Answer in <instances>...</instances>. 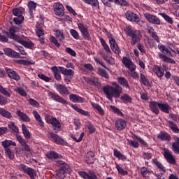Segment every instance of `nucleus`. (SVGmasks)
Segmentation results:
<instances>
[{
    "label": "nucleus",
    "instance_id": "obj_1",
    "mask_svg": "<svg viewBox=\"0 0 179 179\" xmlns=\"http://www.w3.org/2000/svg\"><path fill=\"white\" fill-rule=\"evenodd\" d=\"M113 87L110 85H106L103 87V93H105L106 97L110 101H113V97L117 99V97H120V96H121V93H122V87H121L120 85L115 83H113Z\"/></svg>",
    "mask_w": 179,
    "mask_h": 179
},
{
    "label": "nucleus",
    "instance_id": "obj_2",
    "mask_svg": "<svg viewBox=\"0 0 179 179\" xmlns=\"http://www.w3.org/2000/svg\"><path fill=\"white\" fill-rule=\"evenodd\" d=\"M127 35L129 37H131V45H135L137 43L141 41V38H142V34H141V31L134 30L130 27H127L126 29Z\"/></svg>",
    "mask_w": 179,
    "mask_h": 179
},
{
    "label": "nucleus",
    "instance_id": "obj_3",
    "mask_svg": "<svg viewBox=\"0 0 179 179\" xmlns=\"http://www.w3.org/2000/svg\"><path fill=\"white\" fill-rule=\"evenodd\" d=\"M55 36H51L50 37V41L52 43V44H54L57 48H59L61 47V43H59V41H64L65 40V35L64 34V32L59 29H57L55 31Z\"/></svg>",
    "mask_w": 179,
    "mask_h": 179
},
{
    "label": "nucleus",
    "instance_id": "obj_4",
    "mask_svg": "<svg viewBox=\"0 0 179 179\" xmlns=\"http://www.w3.org/2000/svg\"><path fill=\"white\" fill-rule=\"evenodd\" d=\"M45 120L48 124H51L53 128V131H55L56 134H58V132L61 131L62 126L61 122L59 120L50 115H46L45 117Z\"/></svg>",
    "mask_w": 179,
    "mask_h": 179
},
{
    "label": "nucleus",
    "instance_id": "obj_5",
    "mask_svg": "<svg viewBox=\"0 0 179 179\" xmlns=\"http://www.w3.org/2000/svg\"><path fill=\"white\" fill-rule=\"evenodd\" d=\"M13 13L16 16V17L13 19L14 23H15V24H21L22 22L24 20V17L22 15L23 13L22 12V10L19 8H14L13 10Z\"/></svg>",
    "mask_w": 179,
    "mask_h": 179
},
{
    "label": "nucleus",
    "instance_id": "obj_6",
    "mask_svg": "<svg viewBox=\"0 0 179 179\" xmlns=\"http://www.w3.org/2000/svg\"><path fill=\"white\" fill-rule=\"evenodd\" d=\"M53 9L55 15H56V16L62 17V16L65 15V7H64V5H62V3L59 2L55 3V4L53 5Z\"/></svg>",
    "mask_w": 179,
    "mask_h": 179
},
{
    "label": "nucleus",
    "instance_id": "obj_7",
    "mask_svg": "<svg viewBox=\"0 0 179 179\" xmlns=\"http://www.w3.org/2000/svg\"><path fill=\"white\" fill-rule=\"evenodd\" d=\"M48 138L53 139V142H55V143H57V145H65L66 143L65 141L63 140L61 136H58V134H56L54 132L48 133Z\"/></svg>",
    "mask_w": 179,
    "mask_h": 179
},
{
    "label": "nucleus",
    "instance_id": "obj_8",
    "mask_svg": "<svg viewBox=\"0 0 179 179\" xmlns=\"http://www.w3.org/2000/svg\"><path fill=\"white\" fill-rule=\"evenodd\" d=\"M144 17H145L149 23H152V24L160 25L162 23V21H160V19H159L157 16L153 15L150 13L144 14Z\"/></svg>",
    "mask_w": 179,
    "mask_h": 179
},
{
    "label": "nucleus",
    "instance_id": "obj_9",
    "mask_svg": "<svg viewBox=\"0 0 179 179\" xmlns=\"http://www.w3.org/2000/svg\"><path fill=\"white\" fill-rule=\"evenodd\" d=\"M48 96L52 100H54L57 103H61L62 104H68V101L65 100L63 97L54 92H48Z\"/></svg>",
    "mask_w": 179,
    "mask_h": 179
},
{
    "label": "nucleus",
    "instance_id": "obj_10",
    "mask_svg": "<svg viewBox=\"0 0 179 179\" xmlns=\"http://www.w3.org/2000/svg\"><path fill=\"white\" fill-rule=\"evenodd\" d=\"M17 141L20 143L21 146H22L23 150H25V152H28L29 153H31V152H33L30 145L26 143V141L23 139L21 136H17Z\"/></svg>",
    "mask_w": 179,
    "mask_h": 179
},
{
    "label": "nucleus",
    "instance_id": "obj_11",
    "mask_svg": "<svg viewBox=\"0 0 179 179\" xmlns=\"http://www.w3.org/2000/svg\"><path fill=\"white\" fill-rule=\"evenodd\" d=\"M5 33L8 38H10L11 40H15V41H17V43H18L20 38H22V37L16 35V29L13 27L10 28L9 31H6Z\"/></svg>",
    "mask_w": 179,
    "mask_h": 179
},
{
    "label": "nucleus",
    "instance_id": "obj_12",
    "mask_svg": "<svg viewBox=\"0 0 179 179\" xmlns=\"http://www.w3.org/2000/svg\"><path fill=\"white\" fill-rule=\"evenodd\" d=\"M164 157H165L168 163H170L171 164H176V158H174V156H173V152L166 149H164Z\"/></svg>",
    "mask_w": 179,
    "mask_h": 179
},
{
    "label": "nucleus",
    "instance_id": "obj_13",
    "mask_svg": "<svg viewBox=\"0 0 179 179\" xmlns=\"http://www.w3.org/2000/svg\"><path fill=\"white\" fill-rule=\"evenodd\" d=\"M55 87H56L57 92H59L62 96H68L69 94V90L64 85L55 84Z\"/></svg>",
    "mask_w": 179,
    "mask_h": 179
},
{
    "label": "nucleus",
    "instance_id": "obj_14",
    "mask_svg": "<svg viewBox=\"0 0 179 179\" xmlns=\"http://www.w3.org/2000/svg\"><path fill=\"white\" fill-rule=\"evenodd\" d=\"M20 44H22L25 48H32L34 47V43L31 41H28L27 38L25 36H22L21 38L18 41Z\"/></svg>",
    "mask_w": 179,
    "mask_h": 179
},
{
    "label": "nucleus",
    "instance_id": "obj_15",
    "mask_svg": "<svg viewBox=\"0 0 179 179\" xmlns=\"http://www.w3.org/2000/svg\"><path fill=\"white\" fill-rule=\"evenodd\" d=\"M125 15L127 20H129L130 22H136V23H138V22H141V18H139V16L132 13V11H127L125 13Z\"/></svg>",
    "mask_w": 179,
    "mask_h": 179
},
{
    "label": "nucleus",
    "instance_id": "obj_16",
    "mask_svg": "<svg viewBox=\"0 0 179 179\" xmlns=\"http://www.w3.org/2000/svg\"><path fill=\"white\" fill-rule=\"evenodd\" d=\"M122 63L129 71L131 72L136 69V66L131 61V59H128V57H123Z\"/></svg>",
    "mask_w": 179,
    "mask_h": 179
},
{
    "label": "nucleus",
    "instance_id": "obj_17",
    "mask_svg": "<svg viewBox=\"0 0 179 179\" xmlns=\"http://www.w3.org/2000/svg\"><path fill=\"white\" fill-rule=\"evenodd\" d=\"M3 51L4 54L8 57H10L11 58H20V54H19V52H17L9 48H5Z\"/></svg>",
    "mask_w": 179,
    "mask_h": 179
},
{
    "label": "nucleus",
    "instance_id": "obj_18",
    "mask_svg": "<svg viewBox=\"0 0 179 179\" xmlns=\"http://www.w3.org/2000/svg\"><path fill=\"white\" fill-rule=\"evenodd\" d=\"M56 166L57 167H60V169H64L69 174H71V173H72V169H71V166H69V165H68V164H66L64 161H56Z\"/></svg>",
    "mask_w": 179,
    "mask_h": 179
},
{
    "label": "nucleus",
    "instance_id": "obj_19",
    "mask_svg": "<svg viewBox=\"0 0 179 179\" xmlns=\"http://www.w3.org/2000/svg\"><path fill=\"white\" fill-rule=\"evenodd\" d=\"M109 42L112 51H113L115 54H120V48L118 47V45H117V42H115V39H114V37H113V36H110V38H109Z\"/></svg>",
    "mask_w": 179,
    "mask_h": 179
},
{
    "label": "nucleus",
    "instance_id": "obj_20",
    "mask_svg": "<svg viewBox=\"0 0 179 179\" xmlns=\"http://www.w3.org/2000/svg\"><path fill=\"white\" fill-rule=\"evenodd\" d=\"M78 29L81 31L83 37L85 38H86L87 40H89V29H87V26H86L82 23H79L78 24Z\"/></svg>",
    "mask_w": 179,
    "mask_h": 179
},
{
    "label": "nucleus",
    "instance_id": "obj_21",
    "mask_svg": "<svg viewBox=\"0 0 179 179\" xmlns=\"http://www.w3.org/2000/svg\"><path fill=\"white\" fill-rule=\"evenodd\" d=\"M59 69L60 73L62 75H65V76H70L71 78H73V75H75V71H73L72 69H68L62 66H59Z\"/></svg>",
    "mask_w": 179,
    "mask_h": 179
},
{
    "label": "nucleus",
    "instance_id": "obj_22",
    "mask_svg": "<svg viewBox=\"0 0 179 179\" xmlns=\"http://www.w3.org/2000/svg\"><path fill=\"white\" fill-rule=\"evenodd\" d=\"M50 69L54 74L55 79H56V80H57L58 82H61L62 78L61 77V73H59V67L54 66H52Z\"/></svg>",
    "mask_w": 179,
    "mask_h": 179
},
{
    "label": "nucleus",
    "instance_id": "obj_23",
    "mask_svg": "<svg viewBox=\"0 0 179 179\" xmlns=\"http://www.w3.org/2000/svg\"><path fill=\"white\" fill-rule=\"evenodd\" d=\"M32 114L41 128H44V122L43 121L40 114H38V112H37V110H33Z\"/></svg>",
    "mask_w": 179,
    "mask_h": 179
},
{
    "label": "nucleus",
    "instance_id": "obj_24",
    "mask_svg": "<svg viewBox=\"0 0 179 179\" xmlns=\"http://www.w3.org/2000/svg\"><path fill=\"white\" fill-rule=\"evenodd\" d=\"M6 73L10 79H14V80H20V76L16 73V71L8 69L6 70Z\"/></svg>",
    "mask_w": 179,
    "mask_h": 179
},
{
    "label": "nucleus",
    "instance_id": "obj_25",
    "mask_svg": "<svg viewBox=\"0 0 179 179\" xmlns=\"http://www.w3.org/2000/svg\"><path fill=\"white\" fill-rule=\"evenodd\" d=\"M8 129H10L11 134H13L14 135H16V137L19 136L17 134H19V128L17 127L16 124H15V122H10L8 124Z\"/></svg>",
    "mask_w": 179,
    "mask_h": 179
},
{
    "label": "nucleus",
    "instance_id": "obj_26",
    "mask_svg": "<svg viewBox=\"0 0 179 179\" xmlns=\"http://www.w3.org/2000/svg\"><path fill=\"white\" fill-rule=\"evenodd\" d=\"M115 127L117 131H122L127 127V122L122 119H120L115 122Z\"/></svg>",
    "mask_w": 179,
    "mask_h": 179
},
{
    "label": "nucleus",
    "instance_id": "obj_27",
    "mask_svg": "<svg viewBox=\"0 0 179 179\" xmlns=\"http://www.w3.org/2000/svg\"><path fill=\"white\" fill-rule=\"evenodd\" d=\"M69 99L73 103H83L85 101V99L75 94H72L69 95Z\"/></svg>",
    "mask_w": 179,
    "mask_h": 179
},
{
    "label": "nucleus",
    "instance_id": "obj_28",
    "mask_svg": "<svg viewBox=\"0 0 179 179\" xmlns=\"http://www.w3.org/2000/svg\"><path fill=\"white\" fill-rule=\"evenodd\" d=\"M46 157L48 159H62V155L61 154H58L55 152V151H50L46 154Z\"/></svg>",
    "mask_w": 179,
    "mask_h": 179
},
{
    "label": "nucleus",
    "instance_id": "obj_29",
    "mask_svg": "<svg viewBox=\"0 0 179 179\" xmlns=\"http://www.w3.org/2000/svg\"><path fill=\"white\" fill-rule=\"evenodd\" d=\"M150 108L152 113H155L157 115L159 114V103L156 101H152L150 103Z\"/></svg>",
    "mask_w": 179,
    "mask_h": 179
},
{
    "label": "nucleus",
    "instance_id": "obj_30",
    "mask_svg": "<svg viewBox=\"0 0 179 179\" xmlns=\"http://www.w3.org/2000/svg\"><path fill=\"white\" fill-rule=\"evenodd\" d=\"M65 173H68L65 169H59L56 171L57 179H64L65 178Z\"/></svg>",
    "mask_w": 179,
    "mask_h": 179
},
{
    "label": "nucleus",
    "instance_id": "obj_31",
    "mask_svg": "<svg viewBox=\"0 0 179 179\" xmlns=\"http://www.w3.org/2000/svg\"><path fill=\"white\" fill-rule=\"evenodd\" d=\"M22 131L25 139H30L31 138V134L24 124H22Z\"/></svg>",
    "mask_w": 179,
    "mask_h": 179
},
{
    "label": "nucleus",
    "instance_id": "obj_32",
    "mask_svg": "<svg viewBox=\"0 0 179 179\" xmlns=\"http://www.w3.org/2000/svg\"><path fill=\"white\" fill-rule=\"evenodd\" d=\"M2 146L6 149H9V146H16V143L15 141H12V140H5L2 142Z\"/></svg>",
    "mask_w": 179,
    "mask_h": 179
},
{
    "label": "nucleus",
    "instance_id": "obj_33",
    "mask_svg": "<svg viewBox=\"0 0 179 179\" xmlns=\"http://www.w3.org/2000/svg\"><path fill=\"white\" fill-rule=\"evenodd\" d=\"M158 107L161 111L166 113V114L170 113V106L169 104L158 103Z\"/></svg>",
    "mask_w": 179,
    "mask_h": 179
},
{
    "label": "nucleus",
    "instance_id": "obj_34",
    "mask_svg": "<svg viewBox=\"0 0 179 179\" xmlns=\"http://www.w3.org/2000/svg\"><path fill=\"white\" fill-rule=\"evenodd\" d=\"M17 115L22 120V121H24L25 122H30V118L27 117V115L25 113L21 112L20 110L17 111Z\"/></svg>",
    "mask_w": 179,
    "mask_h": 179
},
{
    "label": "nucleus",
    "instance_id": "obj_35",
    "mask_svg": "<svg viewBox=\"0 0 179 179\" xmlns=\"http://www.w3.org/2000/svg\"><path fill=\"white\" fill-rule=\"evenodd\" d=\"M117 82L121 85V86H123L126 89H128L129 87V84L128 83V80L125 79L124 77H118L117 78Z\"/></svg>",
    "mask_w": 179,
    "mask_h": 179
},
{
    "label": "nucleus",
    "instance_id": "obj_36",
    "mask_svg": "<svg viewBox=\"0 0 179 179\" xmlns=\"http://www.w3.org/2000/svg\"><path fill=\"white\" fill-rule=\"evenodd\" d=\"M0 93L5 96L6 97H10L12 96V92L8 90V89L3 87L1 85H0Z\"/></svg>",
    "mask_w": 179,
    "mask_h": 179
},
{
    "label": "nucleus",
    "instance_id": "obj_37",
    "mask_svg": "<svg viewBox=\"0 0 179 179\" xmlns=\"http://www.w3.org/2000/svg\"><path fill=\"white\" fill-rule=\"evenodd\" d=\"M159 57L160 59H162V61H164V62H169V64H176V62L174 61V59H173L171 58H169L165 55L159 53Z\"/></svg>",
    "mask_w": 179,
    "mask_h": 179
},
{
    "label": "nucleus",
    "instance_id": "obj_38",
    "mask_svg": "<svg viewBox=\"0 0 179 179\" xmlns=\"http://www.w3.org/2000/svg\"><path fill=\"white\" fill-rule=\"evenodd\" d=\"M168 123L169 128H171L173 132H175V134H179L178 126H177L174 122L169 120L168 121Z\"/></svg>",
    "mask_w": 179,
    "mask_h": 179
},
{
    "label": "nucleus",
    "instance_id": "obj_39",
    "mask_svg": "<svg viewBox=\"0 0 179 179\" xmlns=\"http://www.w3.org/2000/svg\"><path fill=\"white\" fill-rule=\"evenodd\" d=\"M177 142L172 144V150L176 155H179V137L176 138Z\"/></svg>",
    "mask_w": 179,
    "mask_h": 179
},
{
    "label": "nucleus",
    "instance_id": "obj_40",
    "mask_svg": "<svg viewBox=\"0 0 179 179\" xmlns=\"http://www.w3.org/2000/svg\"><path fill=\"white\" fill-rule=\"evenodd\" d=\"M148 33L152 36V38L155 40L157 43H160V40L159 39V36H157V33L155 31V29L150 27L148 29Z\"/></svg>",
    "mask_w": 179,
    "mask_h": 179
},
{
    "label": "nucleus",
    "instance_id": "obj_41",
    "mask_svg": "<svg viewBox=\"0 0 179 179\" xmlns=\"http://www.w3.org/2000/svg\"><path fill=\"white\" fill-rule=\"evenodd\" d=\"M140 82L141 83H143L144 86H150V83L149 82V80H148V78H146V76H145V75L142 73H141L140 75Z\"/></svg>",
    "mask_w": 179,
    "mask_h": 179
},
{
    "label": "nucleus",
    "instance_id": "obj_42",
    "mask_svg": "<svg viewBox=\"0 0 179 179\" xmlns=\"http://www.w3.org/2000/svg\"><path fill=\"white\" fill-rule=\"evenodd\" d=\"M92 106L93 108H95V110L98 111L100 115H104V110L101 108V106H100V105L96 103H92Z\"/></svg>",
    "mask_w": 179,
    "mask_h": 179
},
{
    "label": "nucleus",
    "instance_id": "obj_43",
    "mask_svg": "<svg viewBox=\"0 0 179 179\" xmlns=\"http://www.w3.org/2000/svg\"><path fill=\"white\" fill-rule=\"evenodd\" d=\"M158 139H161V141H170L171 137L167 133H161L157 136Z\"/></svg>",
    "mask_w": 179,
    "mask_h": 179
},
{
    "label": "nucleus",
    "instance_id": "obj_44",
    "mask_svg": "<svg viewBox=\"0 0 179 179\" xmlns=\"http://www.w3.org/2000/svg\"><path fill=\"white\" fill-rule=\"evenodd\" d=\"M155 72L158 78H162L164 75V70L160 66H156Z\"/></svg>",
    "mask_w": 179,
    "mask_h": 179
},
{
    "label": "nucleus",
    "instance_id": "obj_45",
    "mask_svg": "<svg viewBox=\"0 0 179 179\" xmlns=\"http://www.w3.org/2000/svg\"><path fill=\"white\" fill-rule=\"evenodd\" d=\"M160 16H162L167 23H169V24H173L174 23V21H173V18L169 16L167 14L162 13H159Z\"/></svg>",
    "mask_w": 179,
    "mask_h": 179
},
{
    "label": "nucleus",
    "instance_id": "obj_46",
    "mask_svg": "<svg viewBox=\"0 0 179 179\" xmlns=\"http://www.w3.org/2000/svg\"><path fill=\"white\" fill-rule=\"evenodd\" d=\"M90 83L91 85L95 86V87H100V86H101V84L99 82V79L94 76L91 77Z\"/></svg>",
    "mask_w": 179,
    "mask_h": 179
},
{
    "label": "nucleus",
    "instance_id": "obj_47",
    "mask_svg": "<svg viewBox=\"0 0 179 179\" xmlns=\"http://www.w3.org/2000/svg\"><path fill=\"white\" fill-rule=\"evenodd\" d=\"M71 107L73 110L77 111V113H79L80 114H82L83 115H85V116L89 115V112H86L83 109H81L80 108H79L76 106L72 105Z\"/></svg>",
    "mask_w": 179,
    "mask_h": 179
},
{
    "label": "nucleus",
    "instance_id": "obj_48",
    "mask_svg": "<svg viewBox=\"0 0 179 179\" xmlns=\"http://www.w3.org/2000/svg\"><path fill=\"white\" fill-rule=\"evenodd\" d=\"M109 2H114L116 5H120L121 6H128V2L124 0H108Z\"/></svg>",
    "mask_w": 179,
    "mask_h": 179
},
{
    "label": "nucleus",
    "instance_id": "obj_49",
    "mask_svg": "<svg viewBox=\"0 0 179 179\" xmlns=\"http://www.w3.org/2000/svg\"><path fill=\"white\" fill-rule=\"evenodd\" d=\"M0 114L5 118H12V114L3 108H0Z\"/></svg>",
    "mask_w": 179,
    "mask_h": 179
},
{
    "label": "nucleus",
    "instance_id": "obj_50",
    "mask_svg": "<svg viewBox=\"0 0 179 179\" xmlns=\"http://www.w3.org/2000/svg\"><path fill=\"white\" fill-rule=\"evenodd\" d=\"M120 100L123 101V103H132V97L129 96V95L124 94L123 96L120 97Z\"/></svg>",
    "mask_w": 179,
    "mask_h": 179
},
{
    "label": "nucleus",
    "instance_id": "obj_51",
    "mask_svg": "<svg viewBox=\"0 0 179 179\" xmlns=\"http://www.w3.org/2000/svg\"><path fill=\"white\" fill-rule=\"evenodd\" d=\"M27 6L29 9V12L31 15H33V10H36V8L37 7V4L34 1H29L27 4Z\"/></svg>",
    "mask_w": 179,
    "mask_h": 179
},
{
    "label": "nucleus",
    "instance_id": "obj_52",
    "mask_svg": "<svg viewBox=\"0 0 179 179\" xmlns=\"http://www.w3.org/2000/svg\"><path fill=\"white\" fill-rule=\"evenodd\" d=\"M114 156L117 157V159H120L121 160H127V157L117 150H114Z\"/></svg>",
    "mask_w": 179,
    "mask_h": 179
},
{
    "label": "nucleus",
    "instance_id": "obj_53",
    "mask_svg": "<svg viewBox=\"0 0 179 179\" xmlns=\"http://www.w3.org/2000/svg\"><path fill=\"white\" fill-rule=\"evenodd\" d=\"M114 156L117 157V159H120L121 160H127V157L117 150H114Z\"/></svg>",
    "mask_w": 179,
    "mask_h": 179
},
{
    "label": "nucleus",
    "instance_id": "obj_54",
    "mask_svg": "<svg viewBox=\"0 0 179 179\" xmlns=\"http://www.w3.org/2000/svg\"><path fill=\"white\" fill-rule=\"evenodd\" d=\"M153 163L155 164V166H157V167H158V169H159L160 170H162V171H164V173H166V169L164 168V166L162 164V163H160V162H159L157 159H152Z\"/></svg>",
    "mask_w": 179,
    "mask_h": 179
},
{
    "label": "nucleus",
    "instance_id": "obj_55",
    "mask_svg": "<svg viewBox=\"0 0 179 179\" xmlns=\"http://www.w3.org/2000/svg\"><path fill=\"white\" fill-rule=\"evenodd\" d=\"M158 48L160 50L161 52H166L167 55H171V52L169 50V48H166L163 45H158Z\"/></svg>",
    "mask_w": 179,
    "mask_h": 179
},
{
    "label": "nucleus",
    "instance_id": "obj_56",
    "mask_svg": "<svg viewBox=\"0 0 179 179\" xmlns=\"http://www.w3.org/2000/svg\"><path fill=\"white\" fill-rule=\"evenodd\" d=\"M101 44L102 47H103L105 51L106 52H111V50H110V47H108V45H107V43H106V41L103 39V38H100Z\"/></svg>",
    "mask_w": 179,
    "mask_h": 179
},
{
    "label": "nucleus",
    "instance_id": "obj_57",
    "mask_svg": "<svg viewBox=\"0 0 179 179\" xmlns=\"http://www.w3.org/2000/svg\"><path fill=\"white\" fill-rule=\"evenodd\" d=\"M14 62H15V64H19L20 65H30L31 64H33L29 60L24 59H15L14 60Z\"/></svg>",
    "mask_w": 179,
    "mask_h": 179
},
{
    "label": "nucleus",
    "instance_id": "obj_58",
    "mask_svg": "<svg viewBox=\"0 0 179 179\" xmlns=\"http://www.w3.org/2000/svg\"><path fill=\"white\" fill-rule=\"evenodd\" d=\"M14 91L16 92V93H18V94H20V96H22V97H27V96L26 91L20 87L15 88Z\"/></svg>",
    "mask_w": 179,
    "mask_h": 179
},
{
    "label": "nucleus",
    "instance_id": "obj_59",
    "mask_svg": "<svg viewBox=\"0 0 179 179\" xmlns=\"http://www.w3.org/2000/svg\"><path fill=\"white\" fill-rule=\"evenodd\" d=\"M25 173L31 179H34V177H36V171L31 168H29Z\"/></svg>",
    "mask_w": 179,
    "mask_h": 179
},
{
    "label": "nucleus",
    "instance_id": "obj_60",
    "mask_svg": "<svg viewBox=\"0 0 179 179\" xmlns=\"http://www.w3.org/2000/svg\"><path fill=\"white\" fill-rule=\"evenodd\" d=\"M6 155L10 159V160H13L15 159V154L12 152V150L10 148H6Z\"/></svg>",
    "mask_w": 179,
    "mask_h": 179
},
{
    "label": "nucleus",
    "instance_id": "obj_61",
    "mask_svg": "<svg viewBox=\"0 0 179 179\" xmlns=\"http://www.w3.org/2000/svg\"><path fill=\"white\" fill-rule=\"evenodd\" d=\"M116 168H117V170L119 174H121L122 176H127V174H128V171L124 170V169H122V167L120 166V165L116 164Z\"/></svg>",
    "mask_w": 179,
    "mask_h": 179
},
{
    "label": "nucleus",
    "instance_id": "obj_62",
    "mask_svg": "<svg viewBox=\"0 0 179 179\" xmlns=\"http://www.w3.org/2000/svg\"><path fill=\"white\" fill-rule=\"evenodd\" d=\"M38 78H39V79H41L42 80H44V82H50V80H51V78L43 73L38 74Z\"/></svg>",
    "mask_w": 179,
    "mask_h": 179
},
{
    "label": "nucleus",
    "instance_id": "obj_63",
    "mask_svg": "<svg viewBox=\"0 0 179 179\" xmlns=\"http://www.w3.org/2000/svg\"><path fill=\"white\" fill-rule=\"evenodd\" d=\"M99 75L102 78H105V79H108V78H110L107 71L103 69H99Z\"/></svg>",
    "mask_w": 179,
    "mask_h": 179
},
{
    "label": "nucleus",
    "instance_id": "obj_64",
    "mask_svg": "<svg viewBox=\"0 0 179 179\" xmlns=\"http://www.w3.org/2000/svg\"><path fill=\"white\" fill-rule=\"evenodd\" d=\"M70 34H71L72 37L75 38L76 40H79V33L76 31L75 29H71Z\"/></svg>",
    "mask_w": 179,
    "mask_h": 179
}]
</instances>
